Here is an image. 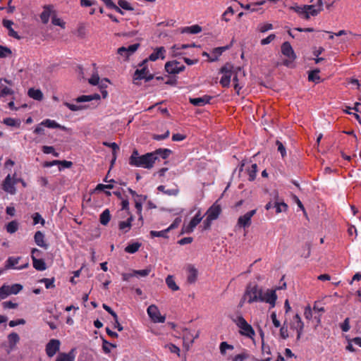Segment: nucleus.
<instances>
[{
	"label": "nucleus",
	"instance_id": "obj_1",
	"mask_svg": "<svg viewBox=\"0 0 361 361\" xmlns=\"http://www.w3.org/2000/svg\"><path fill=\"white\" fill-rule=\"evenodd\" d=\"M155 163V157L152 153L140 156L137 149H134L129 158V164L135 167L151 169Z\"/></svg>",
	"mask_w": 361,
	"mask_h": 361
},
{
	"label": "nucleus",
	"instance_id": "obj_2",
	"mask_svg": "<svg viewBox=\"0 0 361 361\" xmlns=\"http://www.w3.org/2000/svg\"><path fill=\"white\" fill-rule=\"evenodd\" d=\"M262 290V289L256 283L248 284L243 297L244 300H247L248 303L260 301Z\"/></svg>",
	"mask_w": 361,
	"mask_h": 361
},
{
	"label": "nucleus",
	"instance_id": "obj_3",
	"mask_svg": "<svg viewBox=\"0 0 361 361\" xmlns=\"http://www.w3.org/2000/svg\"><path fill=\"white\" fill-rule=\"evenodd\" d=\"M44 127H47L49 128H59L62 130L70 132L71 129L68 128L64 126H61L59 123H56L54 120H51L49 118L43 120L40 123H39L35 128L33 133L36 135H44Z\"/></svg>",
	"mask_w": 361,
	"mask_h": 361
},
{
	"label": "nucleus",
	"instance_id": "obj_4",
	"mask_svg": "<svg viewBox=\"0 0 361 361\" xmlns=\"http://www.w3.org/2000/svg\"><path fill=\"white\" fill-rule=\"evenodd\" d=\"M233 322L240 329V334L248 338H252L255 336V331L252 326L249 324L242 315H238L233 319Z\"/></svg>",
	"mask_w": 361,
	"mask_h": 361
},
{
	"label": "nucleus",
	"instance_id": "obj_5",
	"mask_svg": "<svg viewBox=\"0 0 361 361\" xmlns=\"http://www.w3.org/2000/svg\"><path fill=\"white\" fill-rule=\"evenodd\" d=\"M234 67L231 63H226L220 70V73L223 74L220 84L224 87L230 86L231 79L233 75Z\"/></svg>",
	"mask_w": 361,
	"mask_h": 361
},
{
	"label": "nucleus",
	"instance_id": "obj_6",
	"mask_svg": "<svg viewBox=\"0 0 361 361\" xmlns=\"http://www.w3.org/2000/svg\"><path fill=\"white\" fill-rule=\"evenodd\" d=\"M18 181H22V184L24 187L26 185L25 183L22 179L15 178H12L8 174L3 182L2 188L5 192L14 195L16 192L15 185L18 183Z\"/></svg>",
	"mask_w": 361,
	"mask_h": 361
},
{
	"label": "nucleus",
	"instance_id": "obj_7",
	"mask_svg": "<svg viewBox=\"0 0 361 361\" xmlns=\"http://www.w3.org/2000/svg\"><path fill=\"white\" fill-rule=\"evenodd\" d=\"M147 314L149 318L155 323H164L165 322V317L161 316L159 310L155 305H151L147 307Z\"/></svg>",
	"mask_w": 361,
	"mask_h": 361
},
{
	"label": "nucleus",
	"instance_id": "obj_8",
	"mask_svg": "<svg viewBox=\"0 0 361 361\" xmlns=\"http://www.w3.org/2000/svg\"><path fill=\"white\" fill-rule=\"evenodd\" d=\"M185 67L177 61H172L166 63L165 70L169 74H178L185 70Z\"/></svg>",
	"mask_w": 361,
	"mask_h": 361
},
{
	"label": "nucleus",
	"instance_id": "obj_9",
	"mask_svg": "<svg viewBox=\"0 0 361 361\" xmlns=\"http://www.w3.org/2000/svg\"><path fill=\"white\" fill-rule=\"evenodd\" d=\"M257 209H252L247 212L243 216H240L238 219L237 224L238 226L245 228H248L251 225V219L256 214Z\"/></svg>",
	"mask_w": 361,
	"mask_h": 361
},
{
	"label": "nucleus",
	"instance_id": "obj_10",
	"mask_svg": "<svg viewBox=\"0 0 361 361\" xmlns=\"http://www.w3.org/2000/svg\"><path fill=\"white\" fill-rule=\"evenodd\" d=\"M276 300L277 295L275 290L268 289L264 293L262 291L260 302L269 303L271 305V308L275 306Z\"/></svg>",
	"mask_w": 361,
	"mask_h": 361
},
{
	"label": "nucleus",
	"instance_id": "obj_11",
	"mask_svg": "<svg viewBox=\"0 0 361 361\" xmlns=\"http://www.w3.org/2000/svg\"><path fill=\"white\" fill-rule=\"evenodd\" d=\"M139 47H140V44H138V43L131 44V45L128 46V47H121L118 49L117 53L120 56H121L124 57L126 59H128V57L130 56L133 54L137 51V49H138Z\"/></svg>",
	"mask_w": 361,
	"mask_h": 361
},
{
	"label": "nucleus",
	"instance_id": "obj_12",
	"mask_svg": "<svg viewBox=\"0 0 361 361\" xmlns=\"http://www.w3.org/2000/svg\"><path fill=\"white\" fill-rule=\"evenodd\" d=\"M60 341L57 339H51L46 345V353L48 357H53L59 350L60 348Z\"/></svg>",
	"mask_w": 361,
	"mask_h": 361
},
{
	"label": "nucleus",
	"instance_id": "obj_13",
	"mask_svg": "<svg viewBox=\"0 0 361 361\" xmlns=\"http://www.w3.org/2000/svg\"><path fill=\"white\" fill-rule=\"evenodd\" d=\"M20 259V257H9L7 260L6 261L5 264V269H14L18 270L23 269L28 267V263H26L24 265L16 267V265L18 264L19 260Z\"/></svg>",
	"mask_w": 361,
	"mask_h": 361
},
{
	"label": "nucleus",
	"instance_id": "obj_14",
	"mask_svg": "<svg viewBox=\"0 0 361 361\" xmlns=\"http://www.w3.org/2000/svg\"><path fill=\"white\" fill-rule=\"evenodd\" d=\"M147 68L143 67L141 69H137L133 75V82L134 84L137 85V80L145 79L146 81H149L153 78L152 75H149L147 76Z\"/></svg>",
	"mask_w": 361,
	"mask_h": 361
},
{
	"label": "nucleus",
	"instance_id": "obj_15",
	"mask_svg": "<svg viewBox=\"0 0 361 361\" xmlns=\"http://www.w3.org/2000/svg\"><path fill=\"white\" fill-rule=\"evenodd\" d=\"M281 53L291 61L296 59L295 51L288 42H285L281 45Z\"/></svg>",
	"mask_w": 361,
	"mask_h": 361
},
{
	"label": "nucleus",
	"instance_id": "obj_16",
	"mask_svg": "<svg viewBox=\"0 0 361 361\" xmlns=\"http://www.w3.org/2000/svg\"><path fill=\"white\" fill-rule=\"evenodd\" d=\"M212 97L204 95L202 97L190 98V103L195 106H203L207 104H209Z\"/></svg>",
	"mask_w": 361,
	"mask_h": 361
},
{
	"label": "nucleus",
	"instance_id": "obj_17",
	"mask_svg": "<svg viewBox=\"0 0 361 361\" xmlns=\"http://www.w3.org/2000/svg\"><path fill=\"white\" fill-rule=\"evenodd\" d=\"M221 209L219 205L213 204L207 210V216L209 218V219L214 221L219 217V214H221Z\"/></svg>",
	"mask_w": 361,
	"mask_h": 361
},
{
	"label": "nucleus",
	"instance_id": "obj_18",
	"mask_svg": "<svg viewBox=\"0 0 361 361\" xmlns=\"http://www.w3.org/2000/svg\"><path fill=\"white\" fill-rule=\"evenodd\" d=\"M188 276L187 281L189 283H194L197 279V270L191 264H189L187 267Z\"/></svg>",
	"mask_w": 361,
	"mask_h": 361
},
{
	"label": "nucleus",
	"instance_id": "obj_19",
	"mask_svg": "<svg viewBox=\"0 0 361 361\" xmlns=\"http://www.w3.org/2000/svg\"><path fill=\"white\" fill-rule=\"evenodd\" d=\"M165 52H166V50L164 47H157L149 55V60H150L151 61H155L159 58H161V59H164L165 58V56H164Z\"/></svg>",
	"mask_w": 361,
	"mask_h": 361
},
{
	"label": "nucleus",
	"instance_id": "obj_20",
	"mask_svg": "<svg viewBox=\"0 0 361 361\" xmlns=\"http://www.w3.org/2000/svg\"><path fill=\"white\" fill-rule=\"evenodd\" d=\"M133 220V216L130 215L126 221H122L118 223V228L122 231L123 233H126L130 231Z\"/></svg>",
	"mask_w": 361,
	"mask_h": 361
},
{
	"label": "nucleus",
	"instance_id": "obj_21",
	"mask_svg": "<svg viewBox=\"0 0 361 361\" xmlns=\"http://www.w3.org/2000/svg\"><path fill=\"white\" fill-rule=\"evenodd\" d=\"M228 49H229V46L219 47L214 48L211 53L209 61L213 62V61H217L219 57L222 54V53Z\"/></svg>",
	"mask_w": 361,
	"mask_h": 361
},
{
	"label": "nucleus",
	"instance_id": "obj_22",
	"mask_svg": "<svg viewBox=\"0 0 361 361\" xmlns=\"http://www.w3.org/2000/svg\"><path fill=\"white\" fill-rule=\"evenodd\" d=\"M151 153L154 154L156 161L159 157H161L163 159H167L172 153V151L169 149L159 148Z\"/></svg>",
	"mask_w": 361,
	"mask_h": 361
},
{
	"label": "nucleus",
	"instance_id": "obj_23",
	"mask_svg": "<svg viewBox=\"0 0 361 361\" xmlns=\"http://www.w3.org/2000/svg\"><path fill=\"white\" fill-rule=\"evenodd\" d=\"M2 23L3 25L8 30L9 36L13 37L16 39H20V36L18 35L17 32H16L12 28V25H13V22L12 20L4 19L3 20Z\"/></svg>",
	"mask_w": 361,
	"mask_h": 361
},
{
	"label": "nucleus",
	"instance_id": "obj_24",
	"mask_svg": "<svg viewBox=\"0 0 361 361\" xmlns=\"http://www.w3.org/2000/svg\"><path fill=\"white\" fill-rule=\"evenodd\" d=\"M56 361H75L74 350L72 349L68 353H59L56 359Z\"/></svg>",
	"mask_w": 361,
	"mask_h": 361
},
{
	"label": "nucleus",
	"instance_id": "obj_25",
	"mask_svg": "<svg viewBox=\"0 0 361 361\" xmlns=\"http://www.w3.org/2000/svg\"><path fill=\"white\" fill-rule=\"evenodd\" d=\"M52 12V6H45L44 11L40 14V18L44 24H47L49 22L51 13Z\"/></svg>",
	"mask_w": 361,
	"mask_h": 361
},
{
	"label": "nucleus",
	"instance_id": "obj_26",
	"mask_svg": "<svg viewBox=\"0 0 361 361\" xmlns=\"http://www.w3.org/2000/svg\"><path fill=\"white\" fill-rule=\"evenodd\" d=\"M27 94L30 98L37 101L43 99V93L39 89L30 88Z\"/></svg>",
	"mask_w": 361,
	"mask_h": 361
},
{
	"label": "nucleus",
	"instance_id": "obj_27",
	"mask_svg": "<svg viewBox=\"0 0 361 361\" xmlns=\"http://www.w3.org/2000/svg\"><path fill=\"white\" fill-rule=\"evenodd\" d=\"M35 243L43 248H47V245L44 242V235L42 231H37L34 235Z\"/></svg>",
	"mask_w": 361,
	"mask_h": 361
},
{
	"label": "nucleus",
	"instance_id": "obj_28",
	"mask_svg": "<svg viewBox=\"0 0 361 361\" xmlns=\"http://www.w3.org/2000/svg\"><path fill=\"white\" fill-rule=\"evenodd\" d=\"M100 95L99 94H94L91 95H82L75 99L78 103L87 102L92 100H99Z\"/></svg>",
	"mask_w": 361,
	"mask_h": 361
},
{
	"label": "nucleus",
	"instance_id": "obj_29",
	"mask_svg": "<svg viewBox=\"0 0 361 361\" xmlns=\"http://www.w3.org/2000/svg\"><path fill=\"white\" fill-rule=\"evenodd\" d=\"M33 267L37 271H44L46 269V263L42 259H37L32 256Z\"/></svg>",
	"mask_w": 361,
	"mask_h": 361
},
{
	"label": "nucleus",
	"instance_id": "obj_30",
	"mask_svg": "<svg viewBox=\"0 0 361 361\" xmlns=\"http://www.w3.org/2000/svg\"><path fill=\"white\" fill-rule=\"evenodd\" d=\"M291 9L300 16L302 18L308 20V15L307 14V5L304 6H293Z\"/></svg>",
	"mask_w": 361,
	"mask_h": 361
},
{
	"label": "nucleus",
	"instance_id": "obj_31",
	"mask_svg": "<svg viewBox=\"0 0 361 361\" xmlns=\"http://www.w3.org/2000/svg\"><path fill=\"white\" fill-rule=\"evenodd\" d=\"M290 328L297 331V340H300L304 329L303 322H292Z\"/></svg>",
	"mask_w": 361,
	"mask_h": 361
},
{
	"label": "nucleus",
	"instance_id": "obj_32",
	"mask_svg": "<svg viewBox=\"0 0 361 361\" xmlns=\"http://www.w3.org/2000/svg\"><path fill=\"white\" fill-rule=\"evenodd\" d=\"M202 31V27L198 25L184 27L182 29V33L197 34Z\"/></svg>",
	"mask_w": 361,
	"mask_h": 361
},
{
	"label": "nucleus",
	"instance_id": "obj_33",
	"mask_svg": "<svg viewBox=\"0 0 361 361\" xmlns=\"http://www.w3.org/2000/svg\"><path fill=\"white\" fill-rule=\"evenodd\" d=\"M9 347L13 348L15 345L19 342L20 337L17 333L12 332L8 336Z\"/></svg>",
	"mask_w": 361,
	"mask_h": 361
},
{
	"label": "nucleus",
	"instance_id": "obj_34",
	"mask_svg": "<svg viewBox=\"0 0 361 361\" xmlns=\"http://www.w3.org/2000/svg\"><path fill=\"white\" fill-rule=\"evenodd\" d=\"M319 72L320 71L319 69L311 71L308 75V80L310 81L314 82V83L320 82L321 78L319 75Z\"/></svg>",
	"mask_w": 361,
	"mask_h": 361
},
{
	"label": "nucleus",
	"instance_id": "obj_35",
	"mask_svg": "<svg viewBox=\"0 0 361 361\" xmlns=\"http://www.w3.org/2000/svg\"><path fill=\"white\" fill-rule=\"evenodd\" d=\"M247 172L249 176L248 180L250 181L255 180L257 173V164H252L251 166L247 169Z\"/></svg>",
	"mask_w": 361,
	"mask_h": 361
},
{
	"label": "nucleus",
	"instance_id": "obj_36",
	"mask_svg": "<svg viewBox=\"0 0 361 361\" xmlns=\"http://www.w3.org/2000/svg\"><path fill=\"white\" fill-rule=\"evenodd\" d=\"M166 283L167 286L173 291L179 290V286L176 283L173 276L169 275L166 279Z\"/></svg>",
	"mask_w": 361,
	"mask_h": 361
},
{
	"label": "nucleus",
	"instance_id": "obj_37",
	"mask_svg": "<svg viewBox=\"0 0 361 361\" xmlns=\"http://www.w3.org/2000/svg\"><path fill=\"white\" fill-rule=\"evenodd\" d=\"M14 94V91L4 85L2 82H0V97H4L8 95H13Z\"/></svg>",
	"mask_w": 361,
	"mask_h": 361
},
{
	"label": "nucleus",
	"instance_id": "obj_38",
	"mask_svg": "<svg viewBox=\"0 0 361 361\" xmlns=\"http://www.w3.org/2000/svg\"><path fill=\"white\" fill-rule=\"evenodd\" d=\"M111 219L110 212L108 209H106L101 214L99 221L102 225H107Z\"/></svg>",
	"mask_w": 361,
	"mask_h": 361
},
{
	"label": "nucleus",
	"instance_id": "obj_39",
	"mask_svg": "<svg viewBox=\"0 0 361 361\" xmlns=\"http://www.w3.org/2000/svg\"><path fill=\"white\" fill-rule=\"evenodd\" d=\"M322 11L321 8H316L314 5H307V14L308 15V19L310 16H317Z\"/></svg>",
	"mask_w": 361,
	"mask_h": 361
},
{
	"label": "nucleus",
	"instance_id": "obj_40",
	"mask_svg": "<svg viewBox=\"0 0 361 361\" xmlns=\"http://www.w3.org/2000/svg\"><path fill=\"white\" fill-rule=\"evenodd\" d=\"M140 246H141V243H137V242L133 243L131 244L128 245L125 247V251L128 253L133 254V253H135L139 250Z\"/></svg>",
	"mask_w": 361,
	"mask_h": 361
},
{
	"label": "nucleus",
	"instance_id": "obj_41",
	"mask_svg": "<svg viewBox=\"0 0 361 361\" xmlns=\"http://www.w3.org/2000/svg\"><path fill=\"white\" fill-rule=\"evenodd\" d=\"M274 208L276 209V213L279 214L282 212H286L288 208V205L284 202H279L278 200L274 202Z\"/></svg>",
	"mask_w": 361,
	"mask_h": 361
},
{
	"label": "nucleus",
	"instance_id": "obj_42",
	"mask_svg": "<svg viewBox=\"0 0 361 361\" xmlns=\"http://www.w3.org/2000/svg\"><path fill=\"white\" fill-rule=\"evenodd\" d=\"M151 271H152L151 267H148L145 268V269L134 270L133 275H134V276L145 277V276H148Z\"/></svg>",
	"mask_w": 361,
	"mask_h": 361
},
{
	"label": "nucleus",
	"instance_id": "obj_43",
	"mask_svg": "<svg viewBox=\"0 0 361 361\" xmlns=\"http://www.w3.org/2000/svg\"><path fill=\"white\" fill-rule=\"evenodd\" d=\"M54 278H43L39 281V283H44L47 289L53 288L55 287Z\"/></svg>",
	"mask_w": 361,
	"mask_h": 361
},
{
	"label": "nucleus",
	"instance_id": "obj_44",
	"mask_svg": "<svg viewBox=\"0 0 361 361\" xmlns=\"http://www.w3.org/2000/svg\"><path fill=\"white\" fill-rule=\"evenodd\" d=\"M169 232V229H168V228L162 230V231H150V235L152 238H154V237H161V238H168L167 233Z\"/></svg>",
	"mask_w": 361,
	"mask_h": 361
},
{
	"label": "nucleus",
	"instance_id": "obj_45",
	"mask_svg": "<svg viewBox=\"0 0 361 361\" xmlns=\"http://www.w3.org/2000/svg\"><path fill=\"white\" fill-rule=\"evenodd\" d=\"M12 54V51L10 48L0 45V58L4 59L8 56H11Z\"/></svg>",
	"mask_w": 361,
	"mask_h": 361
},
{
	"label": "nucleus",
	"instance_id": "obj_46",
	"mask_svg": "<svg viewBox=\"0 0 361 361\" xmlns=\"http://www.w3.org/2000/svg\"><path fill=\"white\" fill-rule=\"evenodd\" d=\"M18 229V224L16 221H12L6 225V231L9 233H14Z\"/></svg>",
	"mask_w": 361,
	"mask_h": 361
},
{
	"label": "nucleus",
	"instance_id": "obj_47",
	"mask_svg": "<svg viewBox=\"0 0 361 361\" xmlns=\"http://www.w3.org/2000/svg\"><path fill=\"white\" fill-rule=\"evenodd\" d=\"M202 219V216H201V213L199 211L195 216L190 220V227H193L194 228L197 226V224L200 223Z\"/></svg>",
	"mask_w": 361,
	"mask_h": 361
},
{
	"label": "nucleus",
	"instance_id": "obj_48",
	"mask_svg": "<svg viewBox=\"0 0 361 361\" xmlns=\"http://www.w3.org/2000/svg\"><path fill=\"white\" fill-rule=\"evenodd\" d=\"M311 254V244L310 243H306L302 247V251L301 252V257L304 258H308Z\"/></svg>",
	"mask_w": 361,
	"mask_h": 361
},
{
	"label": "nucleus",
	"instance_id": "obj_49",
	"mask_svg": "<svg viewBox=\"0 0 361 361\" xmlns=\"http://www.w3.org/2000/svg\"><path fill=\"white\" fill-rule=\"evenodd\" d=\"M10 295L11 292H9L8 286L6 284L3 285L0 288V300H4Z\"/></svg>",
	"mask_w": 361,
	"mask_h": 361
},
{
	"label": "nucleus",
	"instance_id": "obj_50",
	"mask_svg": "<svg viewBox=\"0 0 361 361\" xmlns=\"http://www.w3.org/2000/svg\"><path fill=\"white\" fill-rule=\"evenodd\" d=\"M33 219V224L37 225L41 224L42 226L45 224V220L42 217L41 214L38 212H35L32 216Z\"/></svg>",
	"mask_w": 361,
	"mask_h": 361
},
{
	"label": "nucleus",
	"instance_id": "obj_51",
	"mask_svg": "<svg viewBox=\"0 0 361 361\" xmlns=\"http://www.w3.org/2000/svg\"><path fill=\"white\" fill-rule=\"evenodd\" d=\"M42 151L44 154H52L55 157H58L59 156V153L55 152L54 147L52 146H43L42 148Z\"/></svg>",
	"mask_w": 361,
	"mask_h": 361
},
{
	"label": "nucleus",
	"instance_id": "obj_52",
	"mask_svg": "<svg viewBox=\"0 0 361 361\" xmlns=\"http://www.w3.org/2000/svg\"><path fill=\"white\" fill-rule=\"evenodd\" d=\"M102 341H103L102 349L106 354H109L111 352L109 348H111V347L116 348V344L109 343L104 338H102Z\"/></svg>",
	"mask_w": 361,
	"mask_h": 361
},
{
	"label": "nucleus",
	"instance_id": "obj_53",
	"mask_svg": "<svg viewBox=\"0 0 361 361\" xmlns=\"http://www.w3.org/2000/svg\"><path fill=\"white\" fill-rule=\"evenodd\" d=\"M279 333H280V336L283 339H286L288 338L289 335H288V326H287L286 322H284L283 324L282 325V326L280 329Z\"/></svg>",
	"mask_w": 361,
	"mask_h": 361
},
{
	"label": "nucleus",
	"instance_id": "obj_54",
	"mask_svg": "<svg viewBox=\"0 0 361 361\" xmlns=\"http://www.w3.org/2000/svg\"><path fill=\"white\" fill-rule=\"evenodd\" d=\"M8 289L9 292H11V295H16L23 289V286L18 283H16L12 286H8Z\"/></svg>",
	"mask_w": 361,
	"mask_h": 361
},
{
	"label": "nucleus",
	"instance_id": "obj_55",
	"mask_svg": "<svg viewBox=\"0 0 361 361\" xmlns=\"http://www.w3.org/2000/svg\"><path fill=\"white\" fill-rule=\"evenodd\" d=\"M165 348H168L171 353H175L178 356H180V348L178 346H176V345H174L173 343L166 344V345H165Z\"/></svg>",
	"mask_w": 361,
	"mask_h": 361
},
{
	"label": "nucleus",
	"instance_id": "obj_56",
	"mask_svg": "<svg viewBox=\"0 0 361 361\" xmlns=\"http://www.w3.org/2000/svg\"><path fill=\"white\" fill-rule=\"evenodd\" d=\"M219 348L221 353L224 355L226 353V350H233V346L224 341L221 343Z\"/></svg>",
	"mask_w": 361,
	"mask_h": 361
},
{
	"label": "nucleus",
	"instance_id": "obj_57",
	"mask_svg": "<svg viewBox=\"0 0 361 361\" xmlns=\"http://www.w3.org/2000/svg\"><path fill=\"white\" fill-rule=\"evenodd\" d=\"M118 4L123 9H125L127 11H133V8L126 0H119L118 1Z\"/></svg>",
	"mask_w": 361,
	"mask_h": 361
},
{
	"label": "nucleus",
	"instance_id": "obj_58",
	"mask_svg": "<svg viewBox=\"0 0 361 361\" xmlns=\"http://www.w3.org/2000/svg\"><path fill=\"white\" fill-rule=\"evenodd\" d=\"M276 145L277 146V149L278 151L281 153V157H284L286 155V148L285 147L283 146V143L279 140H277L276 142Z\"/></svg>",
	"mask_w": 361,
	"mask_h": 361
},
{
	"label": "nucleus",
	"instance_id": "obj_59",
	"mask_svg": "<svg viewBox=\"0 0 361 361\" xmlns=\"http://www.w3.org/2000/svg\"><path fill=\"white\" fill-rule=\"evenodd\" d=\"M350 319L345 318L343 322L341 324V329L343 332H347L350 330Z\"/></svg>",
	"mask_w": 361,
	"mask_h": 361
},
{
	"label": "nucleus",
	"instance_id": "obj_60",
	"mask_svg": "<svg viewBox=\"0 0 361 361\" xmlns=\"http://www.w3.org/2000/svg\"><path fill=\"white\" fill-rule=\"evenodd\" d=\"M276 38V35L274 34H270L268 37L266 38H264L261 40L260 44L262 45H266L269 43H271L273 40H274Z\"/></svg>",
	"mask_w": 361,
	"mask_h": 361
},
{
	"label": "nucleus",
	"instance_id": "obj_61",
	"mask_svg": "<svg viewBox=\"0 0 361 361\" xmlns=\"http://www.w3.org/2000/svg\"><path fill=\"white\" fill-rule=\"evenodd\" d=\"M103 145L104 146L111 147L113 150V154H114L115 152L119 149L118 145L116 142H104Z\"/></svg>",
	"mask_w": 361,
	"mask_h": 361
},
{
	"label": "nucleus",
	"instance_id": "obj_62",
	"mask_svg": "<svg viewBox=\"0 0 361 361\" xmlns=\"http://www.w3.org/2000/svg\"><path fill=\"white\" fill-rule=\"evenodd\" d=\"M181 218L180 217H177L174 219V221H173V223L167 228L168 229H169V231L171 230H173L176 228H177L180 224L181 223Z\"/></svg>",
	"mask_w": 361,
	"mask_h": 361
},
{
	"label": "nucleus",
	"instance_id": "obj_63",
	"mask_svg": "<svg viewBox=\"0 0 361 361\" xmlns=\"http://www.w3.org/2000/svg\"><path fill=\"white\" fill-rule=\"evenodd\" d=\"M271 319L272 320V323H273L274 326L276 328H279L281 326V322L279 320L277 319L276 313L275 312H273L271 314Z\"/></svg>",
	"mask_w": 361,
	"mask_h": 361
},
{
	"label": "nucleus",
	"instance_id": "obj_64",
	"mask_svg": "<svg viewBox=\"0 0 361 361\" xmlns=\"http://www.w3.org/2000/svg\"><path fill=\"white\" fill-rule=\"evenodd\" d=\"M179 193V189L178 188L177 185H176V187L174 188H172V189H167L165 192V194L167 195H173V196H176L178 195Z\"/></svg>",
	"mask_w": 361,
	"mask_h": 361
}]
</instances>
